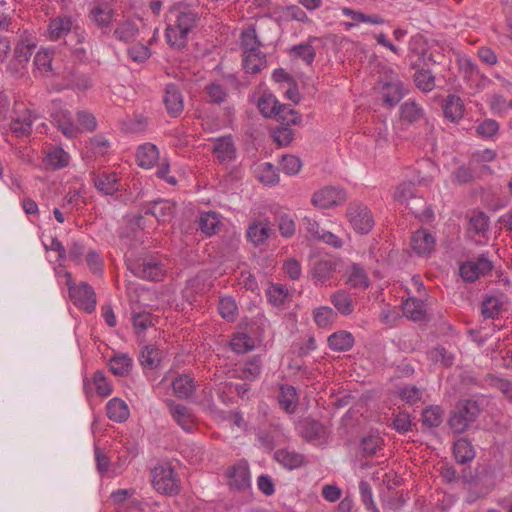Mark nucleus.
Masks as SVG:
<instances>
[{
	"mask_svg": "<svg viewBox=\"0 0 512 512\" xmlns=\"http://www.w3.org/2000/svg\"><path fill=\"white\" fill-rule=\"evenodd\" d=\"M136 158L140 167L149 169L153 167L159 159L158 148L154 144L145 143L138 148Z\"/></svg>",
	"mask_w": 512,
	"mask_h": 512,
	"instance_id": "nucleus-26",
	"label": "nucleus"
},
{
	"mask_svg": "<svg viewBox=\"0 0 512 512\" xmlns=\"http://www.w3.org/2000/svg\"><path fill=\"white\" fill-rule=\"evenodd\" d=\"M132 360L127 355L121 354L110 360V371L117 376L127 375L131 369Z\"/></svg>",
	"mask_w": 512,
	"mask_h": 512,
	"instance_id": "nucleus-48",
	"label": "nucleus"
},
{
	"mask_svg": "<svg viewBox=\"0 0 512 512\" xmlns=\"http://www.w3.org/2000/svg\"><path fill=\"white\" fill-rule=\"evenodd\" d=\"M328 346L336 352L349 351L354 345V337L348 331H337L328 337Z\"/></svg>",
	"mask_w": 512,
	"mask_h": 512,
	"instance_id": "nucleus-29",
	"label": "nucleus"
},
{
	"mask_svg": "<svg viewBox=\"0 0 512 512\" xmlns=\"http://www.w3.org/2000/svg\"><path fill=\"white\" fill-rule=\"evenodd\" d=\"M257 178L266 185H275L279 182L277 168L271 163L265 162L256 168Z\"/></svg>",
	"mask_w": 512,
	"mask_h": 512,
	"instance_id": "nucleus-44",
	"label": "nucleus"
},
{
	"mask_svg": "<svg viewBox=\"0 0 512 512\" xmlns=\"http://www.w3.org/2000/svg\"><path fill=\"white\" fill-rule=\"evenodd\" d=\"M403 313L413 321H421L425 318L426 309L423 300L412 297L403 304Z\"/></svg>",
	"mask_w": 512,
	"mask_h": 512,
	"instance_id": "nucleus-39",
	"label": "nucleus"
},
{
	"mask_svg": "<svg viewBox=\"0 0 512 512\" xmlns=\"http://www.w3.org/2000/svg\"><path fill=\"white\" fill-rule=\"evenodd\" d=\"M501 310V304L497 297L490 296L483 300L481 305V313L485 318H495Z\"/></svg>",
	"mask_w": 512,
	"mask_h": 512,
	"instance_id": "nucleus-56",
	"label": "nucleus"
},
{
	"mask_svg": "<svg viewBox=\"0 0 512 512\" xmlns=\"http://www.w3.org/2000/svg\"><path fill=\"white\" fill-rule=\"evenodd\" d=\"M169 412L176 423L185 431L192 432L195 426V416L192 410L182 404H176L174 401L169 400Z\"/></svg>",
	"mask_w": 512,
	"mask_h": 512,
	"instance_id": "nucleus-12",
	"label": "nucleus"
},
{
	"mask_svg": "<svg viewBox=\"0 0 512 512\" xmlns=\"http://www.w3.org/2000/svg\"><path fill=\"white\" fill-rule=\"evenodd\" d=\"M435 244V237L427 229H418L412 233L411 248L419 256L431 255Z\"/></svg>",
	"mask_w": 512,
	"mask_h": 512,
	"instance_id": "nucleus-11",
	"label": "nucleus"
},
{
	"mask_svg": "<svg viewBox=\"0 0 512 512\" xmlns=\"http://www.w3.org/2000/svg\"><path fill=\"white\" fill-rule=\"evenodd\" d=\"M199 20L197 12L193 11L186 3L174 4L167 18L165 38L171 48L180 50L186 47L190 32L196 27Z\"/></svg>",
	"mask_w": 512,
	"mask_h": 512,
	"instance_id": "nucleus-1",
	"label": "nucleus"
},
{
	"mask_svg": "<svg viewBox=\"0 0 512 512\" xmlns=\"http://www.w3.org/2000/svg\"><path fill=\"white\" fill-rule=\"evenodd\" d=\"M347 283L356 289H366L369 286V279L365 270L358 264H353L348 270Z\"/></svg>",
	"mask_w": 512,
	"mask_h": 512,
	"instance_id": "nucleus-42",
	"label": "nucleus"
},
{
	"mask_svg": "<svg viewBox=\"0 0 512 512\" xmlns=\"http://www.w3.org/2000/svg\"><path fill=\"white\" fill-rule=\"evenodd\" d=\"M280 166L282 171L287 175H296L299 173L302 162L301 160L294 155H283Z\"/></svg>",
	"mask_w": 512,
	"mask_h": 512,
	"instance_id": "nucleus-59",
	"label": "nucleus"
},
{
	"mask_svg": "<svg viewBox=\"0 0 512 512\" xmlns=\"http://www.w3.org/2000/svg\"><path fill=\"white\" fill-rule=\"evenodd\" d=\"M69 159V154L62 148L52 147L45 153L43 162L47 168L57 170L66 167Z\"/></svg>",
	"mask_w": 512,
	"mask_h": 512,
	"instance_id": "nucleus-28",
	"label": "nucleus"
},
{
	"mask_svg": "<svg viewBox=\"0 0 512 512\" xmlns=\"http://www.w3.org/2000/svg\"><path fill=\"white\" fill-rule=\"evenodd\" d=\"M444 410L438 405L427 406L422 411V424L427 428H437L443 422Z\"/></svg>",
	"mask_w": 512,
	"mask_h": 512,
	"instance_id": "nucleus-40",
	"label": "nucleus"
},
{
	"mask_svg": "<svg viewBox=\"0 0 512 512\" xmlns=\"http://www.w3.org/2000/svg\"><path fill=\"white\" fill-rule=\"evenodd\" d=\"M329 433L328 428L317 420L307 419L303 424V436L309 442L321 443Z\"/></svg>",
	"mask_w": 512,
	"mask_h": 512,
	"instance_id": "nucleus-18",
	"label": "nucleus"
},
{
	"mask_svg": "<svg viewBox=\"0 0 512 512\" xmlns=\"http://www.w3.org/2000/svg\"><path fill=\"white\" fill-rule=\"evenodd\" d=\"M383 445V439L378 434H369L362 438L360 450L364 456L375 455Z\"/></svg>",
	"mask_w": 512,
	"mask_h": 512,
	"instance_id": "nucleus-47",
	"label": "nucleus"
},
{
	"mask_svg": "<svg viewBox=\"0 0 512 512\" xmlns=\"http://www.w3.org/2000/svg\"><path fill=\"white\" fill-rule=\"evenodd\" d=\"M239 42L241 50L250 47H262V43L256 33L255 25H249L241 32Z\"/></svg>",
	"mask_w": 512,
	"mask_h": 512,
	"instance_id": "nucleus-50",
	"label": "nucleus"
},
{
	"mask_svg": "<svg viewBox=\"0 0 512 512\" xmlns=\"http://www.w3.org/2000/svg\"><path fill=\"white\" fill-rule=\"evenodd\" d=\"M221 225L220 215L214 211L203 212L199 216V229L208 237L217 234L220 231Z\"/></svg>",
	"mask_w": 512,
	"mask_h": 512,
	"instance_id": "nucleus-22",
	"label": "nucleus"
},
{
	"mask_svg": "<svg viewBox=\"0 0 512 512\" xmlns=\"http://www.w3.org/2000/svg\"><path fill=\"white\" fill-rule=\"evenodd\" d=\"M267 65L266 55L251 56L250 58H242V66L247 73L257 74L261 72Z\"/></svg>",
	"mask_w": 512,
	"mask_h": 512,
	"instance_id": "nucleus-51",
	"label": "nucleus"
},
{
	"mask_svg": "<svg viewBox=\"0 0 512 512\" xmlns=\"http://www.w3.org/2000/svg\"><path fill=\"white\" fill-rule=\"evenodd\" d=\"M106 413L110 420L115 422H124L129 417V409L127 404L119 399L113 398L106 405Z\"/></svg>",
	"mask_w": 512,
	"mask_h": 512,
	"instance_id": "nucleus-35",
	"label": "nucleus"
},
{
	"mask_svg": "<svg viewBox=\"0 0 512 512\" xmlns=\"http://www.w3.org/2000/svg\"><path fill=\"white\" fill-rule=\"evenodd\" d=\"M205 92L209 97V102L212 104H222L227 99L226 89L218 83H210L205 87Z\"/></svg>",
	"mask_w": 512,
	"mask_h": 512,
	"instance_id": "nucleus-54",
	"label": "nucleus"
},
{
	"mask_svg": "<svg viewBox=\"0 0 512 512\" xmlns=\"http://www.w3.org/2000/svg\"><path fill=\"white\" fill-rule=\"evenodd\" d=\"M258 109L264 117H274L276 111L280 108V103L272 94H263L258 102Z\"/></svg>",
	"mask_w": 512,
	"mask_h": 512,
	"instance_id": "nucleus-45",
	"label": "nucleus"
},
{
	"mask_svg": "<svg viewBox=\"0 0 512 512\" xmlns=\"http://www.w3.org/2000/svg\"><path fill=\"white\" fill-rule=\"evenodd\" d=\"M139 361L146 369H155L161 362V351L155 345H146L141 351Z\"/></svg>",
	"mask_w": 512,
	"mask_h": 512,
	"instance_id": "nucleus-41",
	"label": "nucleus"
},
{
	"mask_svg": "<svg viewBox=\"0 0 512 512\" xmlns=\"http://www.w3.org/2000/svg\"><path fill=\"white\" fill-rule=\"evenodd\" d=\"M492 269V262L482 254L475 260L462 263L459 268V274L464 281L472 283L481 276L490 273Z\"/></svg>",
	"mask_w": 512,
	"mask_h": 512,
	"instance_id": "nucleus-7",
	"label": "nucleus"
},
{
	"mask_svg": "<svg viewBox=\"0 0 512 512\" xmlns=\"http://www.w3.org/2000/svg\"><path fill=\"white\" fill-rule=\"evenodd\" d=\"M113 35L118 41L132 43L139 35V28L133 20L126 19L117 23Z\"/></svg>",
	"mask_w": 512,
	"mask_h": 512,
	"instance_id": "nucleus-23",
	"label": "nucleus"
},
{
	"mask_svg": "<svg viewBox=\"0 0 512 512\" xmlns=\"http://www.w3.org/2000/svg\"><path fill=\"white\" fill-rule=\"evenodd\" d=\"M451 178L453 182L460 185L471 183L476 178V167L475 165H471V161L469 160L467 165L457 167L452 172Z\"/></svg>",
	"mask_w": 512,
	"mask_h": 512,
	"instance_id": "nucleus-43",
	"label": "nucleus"
},
{
	"mask_svg": "<svg viewBox=\"0 0 512 512\" xmlns=\"http://www.w3.org/2000/svg\"><path fill=\"white\" fill-rule=\"evenodd\" d=\"M346 216L353 229L359 234H367L374 226L371 211L362 203H350L346 210Z\"/></svg>",
	"mask_w": 512,
	"mask_h": 512,
	"instance_id": "nucleus-4",
	"label": "nucleus"
},
{
	"mask_svg": "<svg viewBox=\"0 0 512 512\" xmlns=\"http://www.w3.org/2000/svg\"><path fill=\"white\" fill-rule=\"evenodd\" d=\"M271 137L278 146H288L294 137L293 129L290 126L279 125L272 129Z\"/></svg>",
	"mask_w": 512,
	"mask_h": 512,
	"instance_id": "nucleus-52",
	"label": "nucleus"
},
{
	"mask_svg": "<svg viewBox=\"0 0 512 512\" xmlns=\"http://www.w3.org/2000/svg\"><path fill=\"white\" fill-rule=\"evenodd\" d=\"M415 73L413 76V80L415 86L422 91L423 93L431 92L436 84H435V76L428 68H416L414 69Z\"/></svg>",
	"mask_w": 512,
	"mask_h": 512,
	"instance_id": "nucleus-36",
	"label": "nucleus"
},
{
	"mask_svg": "<svg viewBox=\"0 0 512 512\" xmlns=\"http://www.w3.org/2000/svg\"><path fill=\"white\" fill-rule=\"evenodd\" d=\"M227 483L231 489L244 491L250 487V469L247 460H240L226 470Z\"/></svg>",
	"mask_w": 512,
	"mask_h": 512,
	"instance_id": "nucleus-9",
	"label": "nucleus"
},
{
	"mask_svg": "<svg viewBox=\"0 0 512 512\" xmlns=\"http://www.w3.org/2000/svg\"><path fill=\"white\" fill-rule=\"evenodd\" d=\"M34 49V43L29 42L28 40H22L16 45L14 56L19 63L26 62L31 57Z\"/></svg>",
	"mask_w": 512,
	"mask_h": 512,
	"instance_id": "nucleus-64",
	"label": "nucleus"
},
{
	"mask_svg": "<svg viewBox=\"0 0 512 512\" xmlns=\"http://www.w3.org/2000/svg\"><path fill=\"white\" fill-rule=\"evenodd\" d=\"M336 313L328 306H321L313 311L314 321L320 328H326L332 324L336 318Z\"/></svg>",
	"mask_w": 512,
	"mask_h": 512,
	"instance_id": "nucleus-49",
	"label": "nucleus"
},
{
	"mask_svg": "<svg viewBox=\"0 0 512 512\" xmlns=\"http://www.w3.org/2000/svg\"><path fill=\"white\" fill-rule=\"evenodd\" d=\"M333 306L342 315H350L354 311V303L351 294L343 289L337 290L330 296Z\"/></svg>",
	"mask_w": 512,
	"mask_h": 512,
	"instance_id": "nucleus-32",
	"label": "nucleus"
},
{
	"mask_svg": "<svg viewBox=\"0 0 512 512\" xmlns=\"http://www.w3.org/2000/svg\"><path fill=\"white\" fill-rule=\"evenodd\" d=\"M72 28L71 18L68 16L56 17L50 20L47 35L50 40L57 41L69 34Z\"/></svg>",
	"mask_w": 512,
	"mask_h": 512,
	"instance_id": "nucleus-21",
	"label": "nucleus"
},
{
	"mask_svg": "<svg viewBox=\"0 0 512 512\" xmlns=\"http://www.w3.org/2000/svg\"><path fill=\"white\" fill-rule=\"evenodd\" d=\"M453 453L460 464L470 462L475 457V450L471 442L466 438H460L454 443Z\"/></svg>",
	"mask_w": 512,
	"mask_h": 512,
	"instance_id": "nucleus-37",
	"label": "nucleus"
},
{
	"mask_svg": "<svg viewBox=\"0 0 512 512\" xmlns=\"http://www.w3.org/2000/svg\"><path fill=\"white\" fill-rule=\"evenodd\" d=\"M152 484L164 495L174 496L180 492V480L170 465H159L152 470Z\"/></svg>",
	"mask_w": 512,
	"mask_h": 512,
	"instance_id": "nucleus-3",
	"label": "nucleus"
},
{
	"mask_svg": "<svg viewBox=\"0 0 512 512\" xmlns=\"http://www.w3.org/2000/svg\"><path fill=\"white\" fill-rule=\"evenodd\" d=\"M480 412L481 408L476 400H461L451 411L448 425L455 434H462L475 422Z\"/></svg>",
	"mask_w": 512,
	"mask_h": 512,
	"instance_id": "nucleus-2",
	"label": "nucleus"
},
{
	"mask_svg": "<svg viewBox=\"0 0 512 512\" xmlns=\"http://www.w3.org/2000/svg\"><path fill=\"white\" fill-rule=\"evenodd\" d=\"M175 203L168 199H158L148 204L144 213L153 215L158 222H169L175 214Z\"/></svg>",
	"mask_w": 512,
	"mask_h": 512,
	"instance_id": "nucleus-13",
	"label": "nucleus"
},
{
	"mask_svg": "<svg viewBox=\"0 0 512 512\" xmlns=\"http://www.w3.org/2000/svg\"><path fill=\"white\" fill-rule=\"evenodd\" d=\"M114 14L115 10L112 7L102 3L91 10L90 17L94 24L102 30L103 34H109Z\"/></svg>",
	"mask_w": 512,
	"mask_h": 512,
	"instance_id": "nucleus-14",
	"label": "nucleus"
},
{
	"mask_svg": "<svg viewBox=\"0 0 512 512\" xmlns=\"http://www.w3.org/2000/svg\"><path fill=\"white\" fill-rule=\"evenodd\" d=\"M218 310L223 318L232 321L237 313V305L231 297H223L219 301Z\"/></svg>",
	"mask_w": 512,
	"mask_h": 512,
	"instance_id": "nucleus-61",
	"label": "nucleus"
},
{
	"mask_svg": "<svg viewBox=\"0 0 512 512\" xmlns=\"http://www.w3.org/2000/svg\"><path fill=\"white\" fill-rule=\"evenodd\" d=\"M272 232L267 221H255L248 226L247 237L255 246H259L269 238Z\"/></svg>",
	"mask_w": 512,
	"mask_h": 512,
	"instance_id": "nucleus-30",
	"label": "nucleus"
},
{
	"mask_svg": "<svg viewBox=\"0 0 512 512\" xmlns=\"http://www.w3.org/2000/svg\"><path fill=\"white\" fill-rule=\"evenodd\" d=\"M426 43L421 37H413L409 43L408 59L412 61H420L427 55Z\"/></svg>",
	"mask_w": 512,
	"mask_h": 512,
	"instance_id": "nucleus-53",
	"label": "nucleus"
},
{
	"mask_svg": "<svg viewBox=\"0 0 512 512\" xmlns=\"http://www.w3.org/2000/svg\"><path fill=\"white\" fill-rule=\"evenodd\" d=\"M176 397L187 399L195 392L194 378L189 374L178 375L171 383Z\"/></svg>",
	"mask_w": 512,
	"mask_h": 512,
	"instance_id": "nucleus-25",
	"label": "nucleus"
},
{
	"mask_svg": "<svg viewBox=\"0 0 512 512\" xmlns=\"http://www.w3.org/2000/svg\"><path fill=\"white\" fill-rule=\"evenodd\" d=\"M346 200L344 189L335 186H325L316 191L311 199V203L320 209H328L342 204Z\"/></svg>",
	"mask_w": 512,
	"mask_h": 512,
	"instance_id": "nucleus-8",
	"label": "nucleus"
},
{
	"mask_svg": "<svg viewBox=\"0 0 512 512\" xmlns=\"http://www.w3.org/2000/svg\"><path fill=\"white\" fill-rule=\"evenodd\" d=\"M94 186L105 195H113L119 190V179L115 172H101L93 177Z\"/></svg>",
	"mask_w": 512,
	"mask_h": 512,
	"instance_id": "nucleus-17",
	"label": "nucleus"
},
{
	"mask_svg": "<svg viewBox=\"0 0 512 512\" xmlns=\"http://www.w3.org/2000/svg\"><path fill=\"white\" fill-rule=\"evenodd\" d=\"M359 492H360L361 500H362L363 504L365 505V507L367 508V510H369L371 512H379L378 508L376 507V505L373 501V493H372L371 485L367 481H365V480L360 481Z\"/></svg>",
	"mask_w": 512,
	"mask_h": 512,
	"instance_id": "nucleus-58",
	"label": "nucleus"
},
{
	"mask_svg": "<svg viewBox=\"0 0 512 512\" xmlns=\"http://www.w3.org/2000/svg\"><path fill=\"white\" fill-rule=\"evenodd\" d=\"M266 297L268 302L275 307H285L292 300V294L287 287L279 283L269 285Z\"/></svg>",
	"mask_w": 512,
	"mask_h": 512,
	"instance_id": "nucleus-19",
	"label": "nucleus"
},
{
	"mask_svg": "<svg viewBox=\"0 0 512 512\" xmlns=\"http://www.w3.org/2000/svg\"><path fill=\"white\" fill-rule=\"evenodd\" d=\"M424 115V109L414 100L408 99L400 106V117L409 124L420 121Z\"/></svg>",
	"mask_w": 512,
	"mask_h": 512,
	"instance_id": "nucleus-33",
	"label": "nucleus"
},
{
	"mask_svg": "<svg viewBox=\"0 0 512 512\" xmlns=\"http://www.w3.org/2000/svg\"><path fill=\"white\" fill-rule=\"evenodd\" d=\"M278 403L282 410L292 414L298 405V395L296 389L292 385L283 384L279 387Z\"/></svg>",
	"mask_w": 512,
	"mask_h": 512,
	"instance_id": "nucleus-20",
	"label": "nucleus"
},
{
	"mask_svg": "<svg viewBox=\"0 0 512 512\" xmlns=\"http://www.w3.org/2000/svg\"><path fill=\"white\" fill-rule=\"evenodd\" d=\"M280 125L290 126L301 122V116L290 105L280 104L274 116Z\"/></svg>",
	"mask_w": 512,
	"mask_h": 512,
	"instance_id": "nucleus-46",
	"label": "nucleus"
},
{
	"mask_svg": "<svg viewBox=\"0 0 512 512\" xmlns=\"http://www.w3.org/2000/svg\"><path fill=\"white\" fill-rule=\"evenodd\" d=\"M131 272L138 278L148 281L163 280L166 270L164 264L156 256L143 258L130 267Z\"/></svg>",
	"mask_w": 512,
	"mask_h": 512,
	"instance_id": "nucleus-5",
	"label": "nucleus"
},
{
	"mask_svg": "<svg viewBox=\"0 0 512 512\" xmlns=\"http://www.w3.org/2000/svg\"><path fill=\"white\" fill-rule=\"evenodd\" d=\"M381 94L383 103L389 107H393L404 95L403 84L400 81L387 82L383 84Z\"/></svg>",
	"mask_w": 512,
	"mask_h": 512,
	"instance_id": "nucleus-34",
	"label": "nucleus"
},
{
	"mask_svg": "<svg viewBox=\"0 0 512 512\" xmlns=\"http://www.w3.org/2000/svg\"><path fill=\"white\" fill-rule=\"evenodd\" d=\"M291 52L305 61L308 65L313 63L316 55L314 47L309 43L295 45L291 48Z\"/></svg>",
	"mask_w": 512,
	"mask_h": 512,
	"instance_id": "nucleus-60",
	"label": "nucleus"
},
{
	"mask_svg": "<svg viewBox=\"0 0 512 512\" xmlns=\"http://www.w3.org/2000/svg\"><path fill=\"white\" fill-rule=\"evenodd\" d=\"M274 459L289 470L297 469L305 464L304 455L288 449L277 450Z\"/></svg>",
	"mask_w": 512,
	"mask_h": 512,
	"instance_id": "nucleus-24",
	"label": "nucleus"
},
{
	"mask_svg": "<svg viewBox=\"0 0 512 512\" xmlns=\"http://www.w3.org/2000/svg\"><path fill=\"white\" fill-rule=\"evenodd\" d=\"M443 112L445 118L451 122H459L465 113L463 100L457 95L449 94L444 101Z\"/></svg>",
	"mask_w": 512,
	"mask_h": 512,
	"instance_id": "nucleus-16",
	"label": "nucleus"
},
{
	"mask_svg": "<svg viewBox=\"0 0 512 512\" xmlns=\"http://www.w3.org/2000/svg\"><path fill=\"white\" fill-rule=\"evenodd\" d=\"M394 198L401 204L407 203L410 200H421L414 196V185L411 182H403L399 184L395 190Z\"/></svg>",
	"mask_w": 512,
	"mask_h": 512,
	"instance_id": "nucleus-55",
	"label": "nucleus"
},
{
	"mask_svg": "<svg viewBox=\"0 0 512 512\" xmlns=\"http://www.w3.org/2000/svg\"><path fill=\"white\" fill-rule=\"evenodd\" d=\"M231 347L237 353H246L254 348V340L244 333L237 334L232 338Z\"/></svg>",
	"mask_w": 512,
	"mask_h": 512,
	"instance_id": "nucleus-57",
	"label": "nucleus"
},
{
	"mask_svg": "<svg viewBox=\"0 0 512 512\" xmlns=\"http://www.w3.org/2000/svg\"><path fill=\"white\" fill-rule=\"evenodd\" d=\"M336 271V262L331 258H320L313 262L311 268L312 278L316 282H326L333 277Z\"/></svg>",
	"mask_w": 512,
	"mask_h": 512,
	"instance_id": "nucleus-15",
	"label": "nucleus"
},
{
	"mask_svg": "<svg viewBox=\"0 0 512 512\" xmlns=\"http://www.w3.org/2000/svg\"><path fill=\"white\" fill-rule=\"evenodd\" d=\"M261 373V359L259 356H254L252 359L245 363L242 370V378L246 380H254Z\"/></svg>",
	"mask_w": 512,
	"mask_h": 512,
	"instance_id": "nucleus-62",
	"label": "nucleus"
},
{
	"mask_svg": "<svg viewBox=\"0 0 512 512\" xmlns=\"http://www.w3.org/2000/svg\"><path fill=\"white\" fill-rule=\"evenodd\" d=\"M235 152V146L231 137H222L215 140L213 153L220 163L231 161L235 157Z\"/></svg>",
	"mask_w": 512,
	"mask_h": 512,
	"instance_id": "nucleus-27",
	"label": "nucleus"
},
{
	"mask_svg": "<svg viewBox=\"0 0 512 512\" xmlns=\"http://www.w3.org/2000/svg\"><path fill=\"white\" fill-rule=\"evenodd\" d=\"M69 296L73 303L79 308L91 313L96 308V294L92 286L87 282H80L78 285L68 281Z\"/></svg>",
	"mask_w": 512,
	"mask_h": 512,
	"instance_id": "nucleus-6",
	"label": "nucleus"
},
{
	"mask_svg": "<svg viewBox=\"0 0 512 512\" xmlns=\"http://www.w3.org/2000/svg\"><path fill=\"white\" fill-rule=\"evenodd\" d=\"M88 147L95 155H105L109 148V141L101 134H97L89 139Z\"/></svg>",
	"mask_w": 512,
	"mask_h": 512,
	"instance_id": "nucleus-63",
	"label": "nucleus"
},
{
	"mask_svg": "<svg viewBox=\"0 0 512 512\" xmlns=\"http://www.w3.org/2000/svg\"><path fill=\"white\" fill-rule=\"evenodd\" d=\"M34 119L35 117H33L31 111L24 110L19 116L12 120L10 128L17 137L28 136L32 131Z\"/></svg>",
	"mask_w": 512,
	"mask_h": 512,
	"instance_id": "nucleus-31",
	"label": "nucleus"
},
{
	"mask_svg": "<svg viewBox=\"0 0 512 512\" xmlns=\"http://www.w3.org/2000/svg\"><path fill=\"white\" fill-rule=\"evenodd\" d=\"M57 128L67 137L75 138L79 133V128L74 125L69 111H62L54 116Z\"/></svg>",
	"mask_w": 512,
	"mask_h": 512,
	"instance_id": "nucleus-38",
	"label": "nucleus"
},
{
	"mask_svg": "<svg viewBox=\"0 0 512 512\" xmlns=\"http://www.w3.org/2000/svg\"><path fill=\"white\" fill-rule=\"evenodd\" d=\"M163 103L167 113L173 117H179L184 110L183 95L179 87L174 83H169L164 89Z\"/></svg>",
	"mask_w": 512,
	"mask_h": 512,
	"instance_id": "nucleus-10",
	"label": "nucleus"
}]
</instances>
